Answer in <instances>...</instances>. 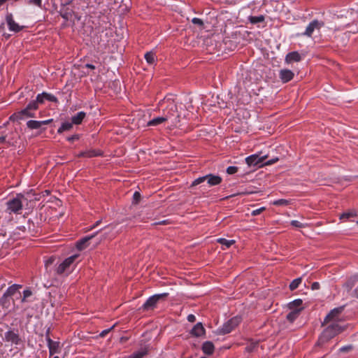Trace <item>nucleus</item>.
<instances>
[{
    "label": "nucleus",
    "mask_w": 358,
    "mask_h": 358,
    "mask_svg": "<svg viewBox=\"0 0 358 358\" xmlns=\"http://www.w3.org/2000/svg\"><path fill=\"white\" fill-rule=\"evenodd\" d=\"M278 161V158L275 157V158H273L272 159H270V160L264 162V165H266V166L272 165V164H275V162H277Z\"/></svg>",
    "instance_id": "8fccbe9b"
},
{
    "label": "nucleus",
    "mask_w": 358,
    "mask_h": 358,
    "mask_svg": "<svg viewBox=\"0 0 358 358\" xmlns=\"http://www.w3.org/2000/svg\"><path fill=\"white\" fill-rule=\"evenodd\" d=\"M356 215H356V213L354 211L345 212V213H343V214L341 215L340 219L345 220H348V219H349L350 217H355Z\"/></svg>",
    "instance_id": "e433bc0d"
},
{
    "label": "nucleus",
    "mask_w": 358,
    "mask_h": 358,
    "mask_svg": "<svg viewBox=\"0 0 358 358\" xmlns=\"http://www.w3.org/2000/svg\"><path fill=\"white\" fill-rule=\"evenodd\" d=\"M343 308H336L330 311V313L326 316L324 322L328 323L334 319H336L339 314L342 312Z\"/></svg>",
    "instance_id": "412c9836"
},
{
    "label": "nucleus",
    "mask_w": 358,
    "mask_h": 358,
    "mask_svg": "<svg viewBox=\"0 0 358 358\" xmlns=\"http://www.w3.org/2000/svg\"><path fill=\"white\" fill-rule=\"evenodd\" d=\"M291 225L296 228H304L307 224L301 223L298 220H292L291 222Z\"/></svg>",
    "instance_id": "ea45409f"
},
{
    "label": "nucleus",
    "mask_w": 358,
    "mask_h": 358,
    "mask_svg": "<svg viewBox=\"0 0 358 358\" xmlns=\"http://www.w3.org/2000/svg\"><path fill=\"white\" fill-rule=\"evenodd\" d=\"M79 255H73L64 259L57 268L56 272L59 275H62L71 269V266L78 259Z\"/></svg>",
    "instance_id": "9d476101"
},
{
    "label": "nucleus",
    "mask_w": 358,
    "mask_h": 358,
    "mask_svg": "<svg viewBox=\"0 0 358 358\" xmlns=\"http://www.w3.org/2000/svg\"><path fill=\"white\" fill-rule=\"evenodd\" d=\"M145 59L150 65H152L155 62V55L152 52H146L145 54Z\"/></svg>",
    "instance_id": "72a5a7b5"
},
{
    "label": "nucleus",
    "mask_w": 358,
    "mask_h": 358,
    "mask_svg": "<svg viewBox=\"0 0 358 358\" xmlns=\"http://www.w3.org/2000/svg\"><path fill=\"white\" fill-rule=\"evenodd\" d=\"M302 281V279L301 278H296L294 279V280L292 281V282L289 284V289L291 290H294L296 289V288H298V287L299 286V285L301 284Z\"/></svg>",
    "instance_id": "c9c22d12"
},
{
    "label": "nucleus",
    "mask_w": 358,
    "mask_h": 358,
    "mask_svg": "<svg viewBox=\"0 0 358 358\" xmlns=\"http://www.w3.org/2000/svg\"><path fill=\"white\" fill-rule=\"evenodd\" d=\"M292 310L287 315V320L290 322H293L299 315V313L302 310V308L299 309H292Z\"/></svg>",
    "instance_id": "cd10ccee"
},
{
    "label": "nucleus",
    "mask_w": 358,
    "mask_h": 358,
    "mask_svg": "<svg viewBox=\"0 0 358 358\" xmlns=\"http://www.w3.org/2000/svg\"><path fill=\"white\" fill-rule=\"evenodd\" d=\"M187 320L188 322H194L196 321V317L193 314H189L188 316H187Z\"/></svg>",
    "instance_id": "603ef678"
},
{
    "label": "nucleus",
    "mask_w": 358,
    "mask_h": 358,
    "mask_svg": "<svg viewBox=\"0 0 358 358\" xmlns=\"http://www.w3.org/2000/svg\"><path fill=\"white\" fill-rule=\"evenodd\" d=\"M103 152L99 150H87L80 152L77 157H86L92 158L94 157L102 156Z\"/></svg>",
    "instance_id": "6ab92c4d"
},
{
    "label": "nucleus",
    "mask_w": 358,
    "mask_h": 358,
    "mask_svg": "<svg viewBox=\"0 0 358 358\" xmlns=\"http://www.w3.org/2000/svg\"><path fill=\"white\" fill-rule=\"evenodd\" d=\"M141 196L138 192H135L133 194V203L137 204L141 200Z\"/></svg>",
    "instance_id": "a19ab883"
},
{
    "label": "nucleus",
    "mask_w": 358,
    "mask_h": 358,
    "mask_svg": "<svg viewBox=\"0 0 358 358\" xmlns=\"http://www.w3.org/2000/svg\"><path fill=\"white\" fill-rule=\"evenodd\" d=\"M55 261V258L50 257L46 262H45V267L48 268L49 265H51L53 264Z\"/></svg>",
    "instance_id": "864d4df0"
},
{
    "label": "nucleus",
    "mask_w": 358,
    "mask_h": 358,
    "mask_svg": "<svg viewBox=\"0 0 358 358\" xmlns=\"http://www.w3.org/2000/svg\"><path fill=\"white\" fill-rule=\"evenodd\" d=\"M248 20L251 24H255L257 23L263 22L265 20L264 15H261L259 16H250Z\"/></svg>",
    "instance_id": "7c9ffc66"
},
{
    "label": "nucleus",
    "mask_w": 358,
    "mask_h": 358,
    "mask_svg": "<svg viewBox=\"0 0 358 358\" xmlns=\"http://www.w3.org/2000/svg\"><path fill=\"white\" fill-rule=\"evenodd\" d=\"M217 242L222 245V249L225 250L229 248L232 245L235 243L234 240H227L226 238H220L217 240Z\"/></svg>",
    "instance_id": "c85d7f7f"
},
{
    "label": "nucleus",
    "mask_w": 358,
    "mask_h": 358,
    "mask_svg": "<svg viewBox=\"0 0 358 358\" xmlns=\"http://www.w3.org/2000/svg\"><path fill=\"white\" fill-rule=\"evenodd\" d=\"M24 199V196L22 194H17L16 197L10 199L6 203V208L5 210L6 213L8 214H20L21 213V210H22L23 204L22 199Z\"/></svg>",
    "instance_id": "20e7f679"
},
{
    "label": "nucleus",
    "mask_w": 358,
    "mask_h": 358,
    "mask_svg": "<svg viewBox=\"0 0 358 358\" xmlns=\"http://www.w3.org/2000/svg\"><path fill=\"white\" fill-rule=\"evenodd\" d=\"M8 296L6 295L4 293L3 296L0 299V305L3 307H8L9 305V301L8 299Z\"/></svg>",
    "instance_id": "58836bf2"
},
{
    "label": "nucleus",
    "mask_w": 358,
    "mask_h": 358,
    "mask_svg": "<svg viewBox=\"0 0 358 358\" xmlns=\"http://www.w3.org/2000/svg\"><path fill=\"white\" fill-rule=\"evenodd\" d=\"M352 349V345L343 346L339 349L341 352H348Z\"/></svg>",
    "instance_id": "49530a36"
},
{
    "label": "nucleus",
    "mask_w": 358,
    "mask_h": 358,
    "mask_svg": "<svg viewBox=\"0 0 358 358\" xmlns=\"http://www.w3.org/2000/svg\"><path fill=\"white\" fill-rule=\"evenodd\" d=\"M205 332L206 330L201 322H198L191 330V334L196 337H199L203 335Z\"/></svg>",
    "instance_id": "4be33fe9"
},
{
    "label": "nucleus",
    "mask_w": 358,
    "mask_h": 358,
    "mask_svg": "<svg viewBox=\"0 0 358 358\" xmlns=\"http://www.w3.org/2000/svg\"><path fill=\"white\" fill-rule=\"evenodd\" d=\"M324 25V23L323 21L318 20H312L306 27V29L303 32L301 33H297L296 34V37H308L311 38L313 33L315 31H320V29L323 27Z\"/></svg>",
    "instance_id": "39448f33"
},
{
    "label": "nucleus",
    "mask_w": 358,
    "mask_h": 358,
    "mask_svg": "<svg viewBox=\"0 0 358 358\" xmlns=\"http://www.w3.org/2000/svg\"><path fill=\"white\" fill-rule=\"evenodd\" d=\"M73 124L72 123V122H64V123H62L61 127L58 129L57 132L59 134H61L65 131H69L73 127Z\"/></svg>",
    "instance_id": "2f4dec72"
},
{
    "label": "nucleus",
    "mask_w": 358,
    "mask_h": 358,
    "mask_svg": "<svg viewBox=\"0 0 358 358\" xmlns=\"http://www.w3.org/2000/svg\"><path fill=\"white\" fill-rule=\"evenodd\" d=\"M95 235H91L85 236L76 243V247L79 250H83L85 249L88 245V242L90 240H91L92 238L94 237Z\"/></svg>",
    "instance_id": "5701e85b"
},
{
    "label": "nucleus",
    "mask_w": 358,
    "mask_h": 358,
    "mask_svg": "<svg viewBox=\"0 0 358 358\" xmlns=\"http://www.w3.org/2000/svg\"><path fill=\"white\" fill-rule=\"evenodd\" d=\"M302 300L301 299H296V300H294L293 301L290 302L289 303V308L290 309H299V308H301V305H302Z\"/></svg>",
    "instance_id": "f704fd0d"
},
{
    "label": "nucleus",
    "mask_w": 358,
    "mask_h": 358,
    "mask_svg": "<svg viewBox=\"0 0 358 358\" xmlns=\"http://www.w3.org/2000/svg\"><path fill=\"white\" fill-rule=\"evenodd\" d=\"M167 223V221L166 220H163L162 222H155L154 223L155 225L156 224H166Z\"/></svg>",
    "instance_id": "13d9d810"
},
{
    "label": "nucleus",
    "mask_w": 358,
    "mask_h": 358,
    "mask_svg": "<svg viewBox=\"0 0 358 358\" xmlns=\"http://www.w3.org/2000/svg\"><path fill=\"white\" fill-rule=\"evenodd\" d=\"M148 354L147 348L141 349L140 351L136 352L130 355L128 358H143Z\"/></svg>",
    "instance_id": "473e14b6"
},
{
    "label": "nucleus",
    "mask_w": 358,
    "mask_h": 358,
    "mask_svg": "<svg viewBox=\"0 0 358 358\" xmlns=\"http://www.w3.org/2000/svg\"><path fill=\"white\" fill-rule=\"evenodd\" d=\"M3 332V329L0 328V336H2Z\"/></svg>",
    "instance_id": "680f3d73"
},
{
    "label": "nucleus",
    "mask_w": 358,
    "mask_h": 358,
    "mask_svg": "<svg viewBox=\"0 0 358 358\" xmlns=\"http://www.w3.org/2000/svg\"><path fill=\"white\" fill-rule=\"evenodd\" d=\"M113 327H111V328H110V329H105V330L102 331L100 333V334H99L100 337H101V338L105 337V336H106V335H107V334L110 331V330H111Z\"/></svg>",
    "instance_id": "3c124183"
},
{
    "label": "nucleus",
    "mask_w": 358,
    "mask_h": 358,
    "mask_svg": "<svg viewBox=\"0 0 358 358\" xmlns=\"http://www.w3.org/2000/svg\"><path fill=\"white\" fill-rule=\"evenodd\" d=\"M301 60V56L296 51H293V52H289L286 55L285 59V61L287 64H291L294 62H300Z\"/></svg>",
    "instance_id": "aec40b11"
},
{
    "label": "nucleus",
    "mask_w": 358,
    "mask_h": 358,
    "mask_svg": "<svg viewBox=\"0 0 358 358\" xmlns=\"http://www.w3.org/2000/svg\"><path fill=\"white\" fill-rule=\"evenodd\" d=\"M117 225L116 224H110L108 225V227H105L104 228V231H105V233L104 234H108V233H110V232H113V231L115 230V229L116 228Z\"/></svg>",
    "instance_id": "37998d69"
},
{
    "label": "nucleus",
    "mask_w": 358,
    "mask_h": 358,
    "mask_svg": "<svg viewBox=\"0 0 358 358\" xmlns=\"http://www.w3.org/2000/svg\"><path fill=\"white\" fill-rule=\"evenodd\" d=\"M289 203L290 201L283 199L275 200L273 202V204L275 206H288Z\"/></svg>",
    "instance_id": "4c0bfd02"
},
{
    "label": "nucleus",
    "mask_w": 358,
    "mask_h": 358,
    "mask_svg": "<svg viewBox=\"0 0 358 358\" xmlns=\"http://www.w3.org/2000/svg\"><path fill=\"white\" fill-rule=\"evenodd\" d=\"M117 233H118V231H116L114 234H113L111 235V236H110V238H113V237H114V236H115Z\"/></svg>",
    "instance_id": "052dcab7"
},
{
    "label": "nucleus",
    "mask_w": 358,
    "mask_h": 358,
    "mask_svg": "<svg viewBox=\"0 0 358 358\" xmlns=\"http://www.w3.org/2000/svg\"><path fill=\"white\" fill-rule=\"evenodd\" d=\"M30 4L36 5L38 7H41L42 0H29V2Z\"/></svg>",
    "instance_id": "de8ad7c7"
},
{
    "label": "nucleus",
    "mask_w": 358,
    "mask_h": 358,
    "mask_svg": "<svg viewBox=\"0 0 358 358\" xmlns=\"http://www.w3.org/2000/svg\"><path fill=\"white\" fill-rule=\"evenodd\" d=\"M53 358H59V357H57V356H55V357H54Z\"/></svg>",
    "instance_id": "69168bd1"
},
{
    "label": "nucleus",
    "mask_w": 358,
    "mask_h": 358,
    "mask_svg": "<svg viewBox=\"0 0 358 358\" xmlns=\"http://www.w3.org/2000/svg\"><path fill=\"white\" fill-rule=\"evenodd\" d=\"M241 319L239 317H234L227 322H225L221 327L218 328L217 332L220 335H224L231 332L241 322Z\"/></svg>",
    "instance_id": "6e6552de"
},
{
    "label": "nucleus",
    "mask_w": 358,
    "mask_h": 358,
    "mask_svg": "<svg viewBox=\"0 0 358 358\" xmlns=\"http://www.w3.org/2000/svg\"><path fill=\"white\" fill-rule=\"evenodd\" d=\"M344 329L345 328L340 326L337 322H332L324 329L318 338L317 345L318 346H323L334 336L343 331Z\"/></svg>",
    "instance_id": "f03ea898"
},
{
    "label": "nucleus",
    "mask_w": 358,
    "mask_h": 358,
    "mask_svg": "<svg viewBox=\"0 0 358 358\" xmlns=\"http://www.w3.org/2000/svg\"><path fill=\"white\" fill-rule=\"evenodd\" d=\"M22 286L21 285L17 284H13V285L10 286L6 291L5 292V294L8 297L15 296V295H17L16 299H18L21 297V293L20 292V289H21Z\"/></svg>",
    "instance_id": "dca6fc26"
},
{
    "label": "nucleus",
    "mask_w": 358,
    "mask_h": 358,
    "mask_svg": "<svg viewBox=\"0 0 358 358\" xmlns=\"http://www.w3.org/2000/svg\"><path fill=\"white\" fill-rule=\"evenodd\" d=\"M3 341L6 343H10L11 345H18L22 343V340L20 338L17 329H8L3 337Z\"/></svg>",
    "instance_id": "1a4fd4ad"
},
{
    "label": "nucleus",
    "mask_w": 358,
    "mask_h": 358,
    "mask_svg": "<svg viewBox=\"0 0 358 358\" xmlns=\"http://www.w3.org/2000/svg\"><path fill=\"white\" fill-rule=\"evenodd\" d=\"M6 22L8 26L9 30L15 32H19L22 29V27H20L18 24H17L13 17V15L11 13L8 14L6 15Z\"/></svg>",
    "instance_id": "a211bd4d"
},
{
    "label": "nucleus",
    "mask_w": 358,
    "mask_h": 358,
    "mask_svg": "<svg viewBox=\"0 0 358 358\" xmlns=\"http://www.w3.org/2000/svg\"><path fill=\"white\" fill-rule=\"evenodd\" d=\"M294 76V73L289 69H284L279 71V78L283 83L289 82Z\"/></svg>",
    "instance_id": "f3484780"
},
{
    "label": "nucleus",
    "mask_w": 358,
    "mask_h": 358,
    "mask_svg": "<svg viewBox=\"0 0 358 358\" xmlns=\"http://www.w3.org/2000/svg\"><path fill=\"white\" fill-rule=\"evenodd\" d=\"M265 210L264 207L259 208L258 209L254 210L252 211V215L256 216L262 213Z\"/></svg>",
    "instance_id": "a18cd8bd"
},
{
    "label": "nucleus",
    "mask_w": 358,
    "mask_h": 358,
    "mask_svg": "<svg viewBox=\"0 0 358 358\" xmlns=\"http://www.w3.org/2000/svg\"><path fill=\"white\" fill-rule=\"evenodd\" d=\"M85 116L86 113L83 111H80L71 117V122L73 124H80Z\"/></svg>",
    "instance_id": "393cba45"
},
{
    "label": "nucleus",
    "mask_w": 358,
    "mask_h": 358,
    "mask_svg": "<svg viewBox=\"0 0 358 358\" xmlns=\"http://www.w3.org/2000/svg\"><path fill=\"white\" fill-rule=\"evenodd\" d=\"M266 158V155L260 157L259 155H252L245 158V162L250 166H257L261 167L263 164H264Z\"/></svg>",
    "instance_id": "f8f14e48"
},
{
    "label": "nucleus",
    "mask_w": 358,
    "mask_h": 358,
    "mask_svg": "<svg viewBox=\"0 0 358 358\" xmlns=\"http://www.w3.org/2000/svg\"><path fill=\"white\" fill-rule=\"evenodd\" d=\"M52 122V119L38 121V120H29L27 122V126L30 129H38L43 125H47Z\"/></svg>",
    "instance_id": "2eb2a0df"
},
{
    "label": "nucleus",
    "mask_w": 358,
    "mask_h": 358,
    "mask_svg": "<svg viewBox=\"0 0 358 358\" xmlns=\"http://www.w3.org/2000/svg\"><path fill=\"white\" fill-rule=\"evenodd\" d=\"M238 169L237 166H231L227 167V173L229 175H232L236 173L238 171Z\"/></svg>",
    "instance_id": "79ce46f5"
},
{
    "label": "nucleus",
    "mask_w": 358,
    "mask_h": 358,
    "mask_svg": "<svg viewBox=\"0 0 358 358\" xmlns=\"http://www.w3.org/2000/svg\"><path fill=\"white\" fill-rule=\"evenodd\" d=\"M33 295V292L29 288L26 289L23 292V295L21 296V302L25 303V302H30L32 301L29 298Z\"/></svg>",
    "instance_id": "c756f323"
},
{
    "label": "nucleus",
    "mask_w": 358,
    "mask_h": 358,
    "mask_svg": "<svg viewBox=\"0 0 358 358\" xmlns=\"http://www.w3.org/2000/svg\"><path fill=\"white\" fill-rule=\"evenodd\" d=\"M166 122V121L165 120L164 117L162 115L159 117H155V118L152 119L151 120L148 121L147 123V126L148 127H155L159 124H163Z\"/></svg>",
    "instance_id": "a878e982"
},
{
    "label": "nucleus",
    "mask_w": 358,
    "mask_h": 358,
    "mask_svg": "<svg viewBox=\"0 0 358 358\" xmlns=\"http://www.w3.org/2000/svg\"><path fill=\"white\" fill-rule=\"evenodd\" d=\"M6 0H0V5L3 3Z\"/></svg>",
    "instance_id": "e2e57ef3"
},
{
    "label": "nucleus",
    "mask_w": 358,
    "mask_h": 358,
    "mask_svg": "<svg viewBox=\"0 0 358 358\" xmlns=\"http://www.w3.org/2000/svg\"><path fill=\"white\" fill-rule=\"evenodd\" d=\"M358 281V274H355L350 276L347 282L345 284V286L347 287L348 290L352 289V287L355 285L356 282Z\"/></svg>",
    "instance_id": "bb28decb"
},
{
    "label": "nucleus",
    "mask_w": 358,
    "mask_h": 358,
    "mask_svg": "<svg viewBox=\"0 0 358 358\" xmlns=\"http://www.w3.org/2000/svg\"><path fill=\"white\" fill-rule=\"evenodd\" d=\"M59 13L60 15L66 21L71 20L73 15L78 20H80V17L75 13L71 3L63 5L60 8Z\"/></svg>",
    "instance_id": "9b49d317"
},
{
    "label": "nucleus",
    "mask_w": 358,
    "mask_h": 358,
    "mask_svg": "<svg viewBox=\"0 0 358 358\" xmlns=\"http://www.w3.org/2000/svg\"><path fill=\"white\" fill-rule=\"evenodd\" d=\"M50 329H48L46 331V341L48 343V347L49 349L50 356H52L55 353L59 352V342L52 341L49 334H50Z\"/></svg>",
    "instance_id": "ddd939ff"
},
{
    "label": "nucleus",
    "mask_w": 358,
    "mask_h": 358,
    "mask_svg": "<svg viewBox=\"0 0 358 358\" xmlns=\"http://www.w3.org/2000/svg\"><path fill=\"white\" fill-rule=\"evenodd\" d=\"M202 350L204 354L211 355L215 350V346L211 341H206L202 345Z\"/></svg>",
    "instance_id": "b1692460"
},
{
    "label": "nucleus",
    "mask_w": 358,
    "mask_h": 358,
    "mask_svg": "<svg viewBox=\"0 0 358 358\" xmlns=\"http://www.w3.org/2000/svg\"><path fill=\"white\" fill-rule=\"evenodd\" d=\"M85 67H86V68H88V69H92V70L95 69V66H94L93 64H87L85 65Z\"/></svg>",
    "instance_id": "4d7b16f0"
},
{
    "label": "nucleus",
    "mask_w": 358,
    "mask_h": 358,
    "mask_svg": "<svg viewBox=\"0 0 358 358\" xmlns=\"http://www.w3.org/2000/svg\"><path fill=\"white\" fill-rule=\"evenodd\" d=\"M357 224H358V221H357Z\"/></svg>",
    "instance_id": "338daca9"
},
{
    "label": "nucleus",
    "mask_w": 358,
    "mask_h": 358,
    "mask_svg": "<svg viewBox=\"0 0 358 358\" xmlns=\"http://www.w3.org/2000/svg\"><path fill=\"white\" fill-rule=\"evenodd\" d=\"M192 22L194 24H197V25L201 26V27H202L203 25V22L202 20L200 19V18H198V17H194L192 20Z\"/></svg>",
    "instance_id": "c03bdc74"
},
{
    "label": "nucleus",
    "mask_w": 358,
    "mask_h": 358,
    "mask_svg": "<svg viewBox=\"0 0 358 358\" xmlns=\"http://www.w3.org/2000/svg\"><path fill=\"white\" fill-rule=\"evenodd\" d=\"M162 108V116L165 120L170 121L173 126H176L180 122V114L176 103L171 99L162 100L159 102Z\"/></svg>",
    "instance_id": "f257e3e1"
},
{
    "label": "nucleus",
    "mask_w": 358,
    "mask_h": 358,
    "mask_svg": "<svg viewBox=\"0 0 358 358\" xmlns=\"http://www.w3.org/2000/svg\"><path fill=\"white\" fill-rule=\"evenodd\" d=\"M320 287V283L317 282H315L312 284L311 288L313 290L319 289Z\"/></svg>",
    "instance_id": "5fc2aeb1"
},
{
    "label": "nucleus",
    "mask_w": 358,
    "mask_h": 358,
    "mask_svg": "<svg viewBox=\"0 0 358 358\" xmlns=\"http://www.w3.org/2000/svg\"><path fill=\"white\" fill-rule=\"evenodd\" d=\"M36 102L37 101H35L34 100L30 101L24 109L10 115L9 120L15 122L23 120L27 118L35 117V111L38 108V106Z\"/></svg>",
    "instance_id": "7ed1b4c3"
},
{
    "label": "nucleus",
    "mask_w": 358,
    "mask_h": 358,
    "mask_svg": "<svg viewBox=\"0 0 358 358\" xmlns=\"http://www.w3.org/2000/svg\"><path fill=\"white\" fill-rule=\"evenodd\" d=\"M222 178L219 176L208 174L195 179L192 182L191 186L194 187L206 181L208 185L211 187L220 184L222 182Z\"/></svg>",
    "instance_id": "423d86ee"
},
{
    "label": "nucleus",
    "mask_w": 358,
    "mask_h": 358,
    "mask_svg": "<svg viewBox=\"0 0 358 358\" xmlns=\"http://www.w3.org/2000/svg\"><path fill=\"white\" fill-rule=\"evenodd\" d=\"M80 138V136L78 134H75L71 136H69L67 138V141L69 142H73L74 141L78 140Z\"/></svg>",
    "instance_id": "09e8293b"
},
{
    "label": "nucleus",
    "mask_w": 358,
    "mask_h": 358,
    "mask_svg": "<svg viewBox=\"0 0 358 358\" xmlns=\"http://www.w3.org/2000/svg\"><path fill=\"white\" fill-rule=\"evenodd\" d=\"M168 295V293H162L151 296L146 300L140 309L143 310H153L156 307L157 303L160 300L166 299Z\"/></svg>",
    "instance_id": "0eeeda50"
},
{
    "label": "nucleus",
    "mask_w": 358,
    "mask_h": 358,
    "mask_svg": "<svg viewBox=\"0 0 358 358\" xmlns=\"http://www.w3.org/2000/svg\"><path fill=\"white\" fill-rule=\"evenodd\" d=\"M6 135H3V136H0V144L6 143Z\"/></svg>",
    "instance_id": "6e6d98bb"
},
{
    "label": "nucleus",
    "mask_w": 358,
    "mask_h": 358,
    "mask_svg": "<svg viewBox=\"0 0 358 358\" xmlns=\"http://www.w3.org/2000/svg\"><path fill=\"white\" fill-rule=\"evenodd\" d=\"M45 100L54 103L58 102V99L55 95L45 92H43L41 94H38L36 96V100L34 101H37L36 103L38 106L39 103H43Z\"/></svg>",
    "instance_id": "4468645a"
},
{
    "label": "nucleus",
    "mask_w": 358,
    "mask_h": 358,
    "mask_svg": "<svg viewBox=\"0 0 358 358\" xmlns=\"http://www.w3.org/2000/svg\"><path fill=\"white\" fill-rule=\"evenodd\" d=\"M247 349H248V350H250V351L252 350V348H250V347H247Z\"/></svg>",
    "instance_id": "0e129e2a"
},
{
    "label": "nucleus",
    "mask_w": 358,
    "mask_h": 358,
    "mask_svg": "<svg viewBox=\"0 0 358 358\" xmlns=\"http://www.w3.org/2000/svg\"><path fill=\"white\" fill-rule=\"evenodd\" d=\"M100 222H101L100 220L96 222V223L93 225V227L92 228H94V227H97L100 224Z\"/></svg>",
    "instance_id": "bf43d9fd"
}]
</instances>
